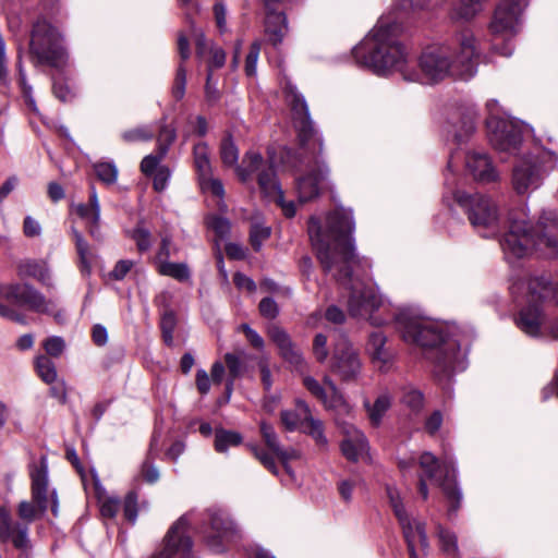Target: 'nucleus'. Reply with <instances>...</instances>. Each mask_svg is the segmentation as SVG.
<instances>
[{
  "label": "nucleus",
  "instance_id": "3",
  "mask_svg": "<svg viewBox=\"0 0 558 558\" xmlns=\"http://www.w3.org/2000/svg\"><path fill=\"white\" fill-rule=\"evenodd\" d=\"M505 258L512 264L526 257L532 250L543 251L548 257L558 255V217L544 211L536 228H531L523 208L508 215V231L500 241Z\"/></svg>",
  "mask_w": 558,
  "mask_h": 558
},
{
  "label": "nucleus",
  "instance_id": "28",
  "mask_svg": "<svg viewBox=\"0 0 558 558\" xmlns=\"http://www.w3.org/2000/svg\"><path fill=\"white\" fill-rule=\"evenodd\" d=\"M531 301H545L553 299L558 305V284L551 286L545 276H534L527 279Z\"/></svg>",
  "mask_w": 558,
  "mask_h": 558
},
{
  "label": "nucleus",
  "instance_id": "44",
  "mask_svg": "<svg viewBox=\"0 0 558 558\" xmlns=\"http://www.w3.org/2000/svg\"><path fill=\"white\" fill-rule=\"evenodd\" d=\"M225 361H226V365L228 367L229 377H230L228 379L226 390H227L228 396H230V393L232 391L233 381L235 378L241 376L242 371H243V365H242L240 357L232 353H227L225 355Z\"/></svg>",
  "mask_w": 558,
  "mask_h": 558
},
{
  "label": "nucleus",
  "instance_id": "41",
  "mask_svg": "<svg viewBox=\"0 0 558 558\" xmlns=\"http://www.w3.org/2000/svg\"><path fill=\"white\" fill-rule=\"evenodd\" d=\"M386 337L381 331H375L369 336L368 351L375 361L386 363L389 360L385 351Z\"/></svg>",
  "mask_w": 558,
  "mask_h": 558
},
{
  "label": "nucleus",
  "instance_id": "10",
  "mask_svg": "<svg viewBox=\"0 0 558 558\" xmlns=\"http://www.w3.org/2000/svg\"><path fill=\"white\" fill-rule=\"evenodd\" d=\"M17 514L23 523H13L10 512L0 506V539L1 542L11 541L15 548L25 550L29 546L28 524L41 513L34 501L24 500L19 504Z\"/></svg>",
  "mask_w": 558,
  "mask_h": 558
},
{
  "label": "nucleus",
  "instance_id": "26",
  "mask_svg": "<svg viewBox=\"0 0 558 558\" xmlns=\"http://www.w3.org/2000/svg\"><path fill=\"white\" fill-rule=\"evenodd\" d=\"M465 165L469 172L477 181L493 182L498 178V173L490 159L484 153H469L465 158Z\"/></svg>",
  "mask_w": 558,
  "mask_h": 558
},
{
  "label": "nucleus",
  "instance_id": "37",
  "mask_svg": "<svg viewBox=\"0 0 558 558\" xmlns=\"http://www.w3.org/2000/svg\"><path fill=\"white\" fill-rule=\"evenodd\" d=\"M161 276L171 277L178 281L184 282L191 278V271L185 263H172L170 260L157 266Z\"/></svg>",
  "mask_w": 558,
  "mask_h": 558
},
{
  "label": "nucleus",
  "instance_id": "52",
  "mask_svg": "<svg viewBox=\"0 0 558 558\" xmlns=\"http://www.w3.org/2000/svg\"><path fill=\"white\" fill-rule=\"evenodd\" d=\"M252 452L254 453L255 458L272 474L278 475L279 471L275 463L274 457L268 453L267 451L260 449L257 446H251L250 447Z\"/></svg>",
  "mask_w": 558,
  "mask_h": 558
},
{
  "label": "nucleus",
  "instance_id": "29",
  "mask_svg": "<svg viewBox=\"0 0 558 558\" xmlns=\"http://www.w3.org/2000/svg\"><path fill=\"white\" fill-rule=\"evenodd\" d=\"M21 277H31L39 281L41 284L51 287L52 278L47 263L43 260H25L17 267Z\"/></svg>",
  "mask_w": 558,
  "mask_h": 558
},
{
  "label": "nucleus",
  "instance_id": "23",
  "mask_svg": "<svg viewBox=\"0 0 558 558\" xmlns=\"http://www.w3.org/2000/svg\"><path fill=\"white\" fill-rule=\"evenodd\" d=\"M270 340L277 345L280 356L296 369H303L305 361L301 350L291 340L288 332L277 325L268 328Z\"/></svg>",
  "mask_w": 558,
  "mask_h": 558
},
{
  "label": "nucleus",
  "instance_id": "61",
  "mask_svg": "<svg viewBox=\"0 0 558 558\" xmlns=\"http://www.w3.org/2000/svg\"><path fill=\"white\" fill-rule=\"evenodd\" d=\"M65 347L64 340L61 337H49L44 341V349L47 354L58 357L61 355Z\"/></svg>",
  "mask_w": 558,
  "mask_h": 558
},
{
  "label": "nucleus",
  "instance_id": "51",
  "mask_svg": "<svg viewBox=\"0 0 558 558\" xmlns=\"http://www.w3.org/2000/svg\"><path fill=\"white\" fill-rule=\"evenodd\" d=\"M154 137V132L148 128L142 126L129 130L122 133V138L125 142H147Z\"/></svg>",
  "mask_w": 558,
  "mask_h": 558
},
{
  "label": "nucleus",
  "instance_id": "6",
  "mask_svg": "<svg viewBox=\"0 0 558 558\" xmlns=\"http://www.w3.org/2000/svg\"><path fill=\"white\" fill-rule=\"evenodd\" d=\"M289 97L293 112V123L298 131L300 144L304 149L311 150L314 155V168L298 179L296 184L299 201L305 203L318 196L319 185L327 179L329 169L323 160L317 158V155L323 150V141L314 129L305 99L292 88L289 92Z\"/></svg>",
  "mask_w": 558,
  "mask_h": 558
},
{
  "label": "nucleus",
  "instance_id": "24",
  "mask_svg": "<svg viewBox=\"0 0 558 558\" xmlns=\"http://www.w3.org/2000/svg\"><path fill=\"white\" fill-rule=\"evenodd\" d=\"M75 214L82 218L88 229V233L97 241L102 240L100 223V204L94 186L90 187L89 204H76L73 206Z\"/></svg>",
  "mask_w": 558,
  "mask_h": 558
},
{
  "label": "nucleus",
  "instance_id": "38",
  "mask_svg": "<svg viewBox=\"0 0 558 558\" xmlns=\"http://www.w3.org/2000/svg\"><path fill=\"white\" fill-rule=\"evenodd\" d=\"M258 184L263 193L270 198L282 191L271 167L258 173Z\"/></svg>",
  "mask_w": 558,
  "mask_h": 558
},
{
  "label": "nucleus",
  "instance_id": "49",
  "mask_svg": "<svg viewBox=\"0 0 558 558\" xmlns=\"http://www.w3.org/2000/svg\"><path fill=\"white\" fill-rule=\"evenodd\" d=\"M201 189L204 192H210L213 195L222 198L225 195L223 184L219 179L213 177V172L210 174L204 175L198 179Z\"/></svg>",
  "mask_w": 558,
  "mask_h": 558
},
{
  "label": "nucleus",
  "instance_id": "12",
  "mask_svg": "<svg viewBox=\"0 0 558 558\" xmlns=\"http://www.w3.org/2000/svg\"><path fill=\"white\" fill-rule=\"evenodd\" d=\"M420 468L425 476L435 481L441 488L448 500L451 502L449 513H453L460 507L461 493L454 481V465L452 461L439 460L430 452H423L418 460Z\"/></svg>",
  "mask_w": 558,
  "mask_h": 558
},
{
  "label": "nucleus",
  "instance_id": "8",
  "mask_svg": "<svg viewBox=\"0 0 558 558\" xmlns=\"http://www.w3.org/2000/svg\"><path fill=\"white\" fill-rule=\"evenodd\" d=\"M557 156L554 151L543 150L536 155H527L514 165L511 183L520 194H530L544 182L546 174L556 167Z\"/></svg>",
  "mask_w": 558,
  "mask_h": 558
},
{
  "label": "nucleus",
  "instance_id": "7",
  "mask_svg": "<svg viewBox=\"0 0 558 558\" xmlns=\"http://www.w3.org/2000/svg\"><path fill=\"white\" fill-rule=\"evenodd\" d=\"M444 202L451 207L450 199L456 202L468 215L473 228L483 236H493L499 230V210L497 204L482 194H468L453 186V181H445Z\"/></svg>",
  "mask_w": 558,
  "mask_h": 558
},
{
  "label": "nucleus",
  "instance_id": "13",
  "mask_svg": "<svg viewBox=\"0 0 558 558\" xmlns=\"http://www.w3.org/2000/svg\"><path fill=\"white\" fill-rule=\"evenodd\" d=\"M386 490L390 507L402 529L410 556L411 558H417L415 548L417 546H421L423 549L428 547L425 524L421 521L410 518L405 510L401 493L398 488L393 486H387Z\"/></svg>",
  "mask_w": 558,
  "mask_h": 558
},
{
  "label": "nucleus",
  "instance_id": "34",
  "mask_svg": "<svg viewBox=\"0 0 558 558\" xmlns=\"http://www.w3.org/2000/svg\"><path fill=\"white\" fill-rule=\"evenodd\" d=\"M72 234L75 243V248L80 257V268L84 275H89L92 270L93 253L89 248L87 241L83 234L75 228H72Z\"/></svg>",
  "mask_w": 558,
  "mask_h": 558
},
{
  "label": "nucleus",
  "instance_id": "48",
  "mask_svg": "<svg viewBox=\"0 0 558 558\" xmlns=\"http://www.w3.org/2000/svg\"><path fill=\"white\" fill-rule=\"evenodd\" d=\"M303 410H300L296 407L295 411L284 410L281 411V423L284 428L289 432H293L298 428L300 424H304V414Z\"/></svg>",
  "mask_w": 558,
  "mask_h": 558
},
{
  "label": "nucleus",
  "instance_id": "59",
  "mask_svg": "<svg viewBox=\"0 0 558 558\" xmlns=\"http://www.w3.org/2000/svg\"><path fill=\"white\" fill-rule=\"evenodd\" d=\"M124 517L132 523L137 518V495L131 492L126 495L123 505Z\"/></svg>",
  "mask_w": 558,
  "mask_h": 558
},
{
  "label": "nucleus",
  "instance_id": "4",
  "mask_svg": "<svg viewBox=\"0 0 558 558\" xmlns=\"http://www.w3.org/2000/svg\"><path fill=\"white\" fill-rule=\"evenodd\" d=\"M478 51L476 41L470 32L459 35L457 43L433 44L418 57V66L423 80L437 83L447 77L470 80L476 73Z\"/></svg>",
  "mask_w": 558,
  "mask_h": 558
},
{
  "label": "nucleus",
  "instance_id": "57",
  "mask_svg": "<svg viewBox=\"0 0 558 558\" xmlns=\"http://www.w3.org/2000/svg\"><path fill=\"white\" fill-rule=\"evenodd\" d=\"M313 353L316 360L320 363L325 362L328 356L327 337L323 333H317L313 342Z\"/></svg>",
  "mask_w": 558,
  "mask_h": 558
},
{
  "label": "nucleus",
  "instance_id": "36",
  "mask_svg": "<svg viewBox=\"0 0 558 558\" xmlns=\"http://www.w3.org/2000/svg\"><path fill=\"white\" fill-rule=\"evenodd\" d=\"M243 437L240 433L227 430L223 428L215 432V449L220 453L228 451L230 447H236L242 444Z\"/></svg>",
  "mask_w": 558,
  "mask_h": 558
},
{
  "label": "nucleus",
  "instance_id": "18",
  "mask_svg": "<svg viewBox=\"0 0 558 558\" xmlns=\"http://www.w3.org/2000/svg\"><path fill=\"white\" fill-rule=\"evenodd\" d=\"M189 518L181 517L167 533L163 545L154 558H190L192 542L186 535Z\"/></svg>",
  "mask_w": 558,
  "mask_h": 558
},
{
  "label": "nucleus",
  "instance_id": "63",
  "mask_svg": "<svg viewBox=\"0 0 558 558\" xmlns=\"http://www.w3.org/2000/svg\"><path fill=\"white\" fill-rule=\"evenodd\" d=\"M171 172L167 167H159L154 173V189L157 192H162L170 180Z\"/></svg>",
  "mask_w": 558,
  "mask_h": 558
},
{
  "label": "nucleus",
  "instance_id": "42",
  "mask_svg": "<svg viewBox=\"0 0 558 558\" xmlns=\"http://www.w3.org/2000/svg\"><path fill=\"white\" fill-rule=\"evenodd\" d=\"M39 377L46 384H53L57 379V369L53 362L45 355L38 356L35 362Z\"/></svg>",
  "mask_w": 558,
  "mask_h": 558
},
{
  "label": "nucleus",
  "instance_id": "62",
  "mask_svg": "<svg viewBox=\"0 0 558 558\" xmlns=\"http://www.w3.org/2000/svg\"><path fill=\"white\" fill-rule=\"evenodd\" d=\"M259 312L262 316L268 319H274L279 314V308L276 301L271 298H264L259 302Z\"/></svg>",
  "mask_w": 558,
  "mask_h": 558
},
{
  "label": "nucleus",
  "instance_id": "45",
  "mask_svg": "<svg viewBox=\"0 0 558 558\" xmlns=\"http://www.w3.org/2000/svg\"><path fill=\"white\" fill-rule=\"evenodd\" d=\"M401 402L404 405H407L410 410L418 412L422 410L424 405V397L420 390L413 387H407L403 390Z\"/></svg>",
  "mask_w": 558,
  "mask_h": 558
},
{
  "label": "nucleus",
  "instance_id": "46",
  "mask_svg": "<svg viewBox=\"0 0 558 558\" xmlns=\"http://www.w3.org/2000/svg\"><path fill=\"white\" fill-rule=\"evenodd\" d=\"M130 236L135 242L140 252H146L151 246V233L143 225L138 223Z\"/></svg>",
  "mask_w": 558,
  "mask_h": 558
},
{
  "label": "nucleus",
  "instance_id": "9",
  "mask_svg": "<svg viewBox=\"0 0 558 558\" xmlns=\"http://www.w3.org/2000/svg\"><path fill=\"white\" fill-rule=\"evenodd\" d=\"M31 53L39 64L62 68L66 62V52L62 46L59 31L46 20H38L32 31Z\"/></svg>",
  "mask_w": 558,
  "mask_h": 558
},
{
  "label": "nucleus",
  "instance_id": "27",
  "mask_svg": "<svg viewBox=\"0 0 558 558\" xmlns=\"http://www.w3.org/2000/svg\"><path fill=\"white\" fill-rule=\"evenodd\" d=\"M288 32V22L284 13L269 10L265 21V33L272 46H279Z\"/></svg>",
  "mask_w": 558,
  "mask_h": 558
},
{
  "label": "nucleus",
  "instance_id": "56",
  "mask_svg": "<svg viewBox=\"0 0 558 558\" xmlns=\"http://www.w3.org/2000/svg\"><path fill=\"white\" fill-rule=\"evenodd\" d=\"M165 156L166 154H162V151L159 150L157 155H148L144 157V159L141 162L142 172L145 173L146 175H153L159 168L158 165Z\"/></svg>",
  "mask_w": 558,
  "mask_h": 558
},
{
  "label": "nucleus",
  "instance_id": "19",
  "mask_svg": "<svg viewBox=\"0 0 558 558\" xmlns=\"http://www.w3.org/2000/svg\"><path fill=\"white\" fill-rule=\"evenodd\" d=\"M209 530L205 532L207 545L214 551H222L225 544L232 542L238 534L236 527L229 515L218 509L208 512Z\"/></svg>",
  "mask_w": 558,
  "mask_h": 558
},
{
  "label": "nucleus",
  "instance_id": "53",
  "mask_svg": "<svg viewBox=\"0 0 558 558\" xmlns=\"http://www.w3.org/2000/svg\"><path fill=\"white\" fill-rule=\"evenodd\" d=\"M175 140V130L171 126L163 125L160 129L157 142H158V149L162 151V154H167L170 145Z\"/></svg>",
  "mask_w": 558,
  "mask_h": 558
},
{
  "label": "nucleus",
  "instance_id": "43",
  "mask_svg": "<svg viewBox=\"0 0 558 558\" xmlns=\"http://www.w3.org/2000/svg\"><path fill=\"white\" fill-rule=\"evenodd\" d=\"M438 539L441 550L448 556L456 557L458 553L457 536L453 532L438 527Z\"/></svg>",
  "mask_w": 558,
  "mask_h": 558
},
{
  "label": "nucleus",
  "instance_id": "14",
  "mask_svg": "<svg viewBox=\"0 0 558 558\" xmlns=\"http://www.w3.org/2000/svg\"><path fill=\"white\" fill-rule=\"evenodd\" d=\"M494 106H497L496 100L487 102V107L490 110V116L487 119L489 141L498 150L514 151L522 142V125L514 120L496 116L494 113Z\"/></svg>",
  "mask_w": 558,
  "mask_h": 558
},
{
  "label": "nucleus",
  "instance_id": "60",
  "mask_svg": "<svg viewBox=\"0 0 558 558\" xmlns=\"http://www.w3.org/2000/svg\"><path fill=\"white\" fill-rule=\"evenodd\" d=\"M186 85V70L183 65H180L177 70L174 85L172 88L173 96L180 100L184 97Z\"/></svg>",
  "mask_w": 558,
  "mask_h": 558
},
{
  "label": "nucleus",
  "instance_id": "31",
  "mask_svg": "<svg viewBox=\"0 0 558 558\" xmlns=\"http://www.w3.org/2000/svg\"><path fill=\"white\" fill-rule=\"evenodd\" d=\"M263 163L264 159L259 153L248 150L242 159V165H238L234 171L242 182H246L254 172L262 169Z\"/></svg>",
  "mask_w": 558,
  "mask_h": 558
},
{
  "label": "nucleus",
  "instance_id": "16",
  "mask_svg": "<svg viewBox=\"0 0 558 558\" xmlns=\"http://www.w3.org/2000/svg\"><path fill=\"white\" fill-rule=\"evenodd\" d=\"M331 361V371L342 381H353L359 377L362 369L361 360L344 336H340L336 342Z\"/></svg>",
  "mask_w": 558,
  "mask_h": 558
},
{
  "label": "nucleus",
  "instance_id": "1",
  "mask_svg": "<svg viewBox=\"0 0 558 558\" xmlns=\"http://www.w3.org/2000/svg\"><path fill=\"white\" fill-rule=\"evenodd\" d=\"M355 223L352 211L336 208L325 218V225L313 216L307 232L316 257L326 272H333L336 280L348 292V310L354 317H364L373 325H383L384 319L374 316L381 306V299L373 287L353 276L357 264L353 232Z\"/></svg>",
  "mask_w": 558,
  "mask_h": 558
},
{
  "label": "nucleus",
  "instance_id": "64",
  "mask_svg": "<svg viewBox=\"0 0 558 558\" xmlns=\"http://www.w3.org/2000/svg\"><path fill=\"white\" fill-rule=\"evenodd\" d=\"M141 475L144 478V481L149 484L156 483L160 477L159 470L149 460L144 461V463L142 464Z\"/></svg>",
  "mask_w": 558,
  "mask_h": 558
},
{
  "label": "nucleus",
  "instance_id": "32",
  "mask_svg": "<svg viewBox=\"0 0 558 558\" xmlns=\"http://www.w3.org/2000/svg\"><path fill=\"white\" fill-rule=\"evenodd\" d=\"M263 163L264 159L259 153L248 150L242 159V165H238L234 171L242 182H246L254 172L262 169Z\"/></svg>",
  "mask_w": 558,
  "mask_h": 558
},
{
  "label": "nucleus",
  "instance_id": "54",
  "mask_svg": "<svg viewBox=\"0 0 558 558\" xmlns=\"http://www.w3.org/2000/svg\"><path fill=\"white\" fill-rule=\"evenodd\" d=\"M270 235V228L262 226V225H254L251 229V243L255 251H259L262 247V243L264 240L268 239Z\"/></svg>",
  "mask_w": 558,
  "mask_h": 558
},
{
  "label": "nucleus",
  "instance_id": "21",
  "mask_svg": "<svg viewBox=\"0 0 558 558\" xmlns=\"http://www.w3.org/2000/svg\"><path fill=\"white\" fill-rule=\"evenodd\" d=\"M303 385L315 398L322 401L325 408L343 409L345 411L349 409L345 399L330 377L325 376L323 384H320L314 377L305 376Z\"/></svg>",
  "mask_w": 558,
  "mask_h": 558
},
{
  "label": "nucleus",
  "instance_id": "33",
  "mask_svg": "<svg viewBox=\"0 0 558 558\" xmlns=\"http://www.w3.org/2000/svg\"><path fill=\"white\" fill-rule=\"evenodd\" d=\"M391 400L392 398L388 392H383L376 398L373 404L368 401L364 402L371 423L374 426H378L381 423L385 413L391 407Z\"/></svg>",
  "mask_w": 558,
  "mask_h": 558
},
{
  "label": "nucleus",
  "instance_id": "5",
  "mask_svg": "<svg viewBox=\"0 0 558 558\" xmlns=\"http://www.w3.org/2000/svg\"><path fill=\"white\" fill-rule=\"evenodd\" d=\"M400 29L396 20L380 17L368 35L353 48L356 63L378 75L399 71L405 80L417 81V76H408L404 73L408 51L397 39Z\"/></svg>",
  "mask_w": 558,
  "mask_h": 558
},
{
  "label": "nucleus",
  "instance_id": "35",
  "mask_svg": "<svg viewBox=\"0 0 558 558\" xmlns=\"http://www.w3.org/2000/svg\"><path fill=\"white\" fill-rule=\"evenodd\" d=\"M193 157L194 167L198 174V179L213 172L209 158V148L206 143L201 142L194 145Z\"/></svg>",
  "mask_w": 558,
  "mask_h": 558
},
{
  "label": "nucleus",
  "instance_id": "40",
  "mask_svg": "<svg viewBox=\"0 0 558 558\" xmlns=\"http://www.w3.org/2000/svg\"><path fill=\"white\" fill-rule=\"evenodd\" d=\"M452 128L454 140L457 142H462L475 130L474 113L472 111H468L466 113L462 114L459 122H452Z\"/></svg>",
  "mask_w": 558,
  "mask_h": 558
},
{
  "label": "nucleus",
  "instance_id": "11",
  "mask_svg": "<svg viewBox=\"0 0 558 558\" xmlns=\"http://www.w3.org/2000/svg\"><path fill=\"white\" fill-rule=\"evenodd\" d=\"M522 11L521 0H500L489 24L490 34L495 39L509 40L518 33ZM494 48L505 57L511 56L513 51L509 41L500 49L497 48V44H494Z\"/></svg>",
  "mask_w": 558,
  "mask_h": 558
},
{
  "label": "nucleus",
  "instance_id": "58",
  "mask_svg": "<svg viewBox=\"0 0 558 558\" xmlns=\"http://www.w3.org/2000/svg\"><path fill=\"white\" fill-rule=\"evenodd\" d=\"M134 265L135 263L131 259H120L109 272V277L118 281L123 280Z\"/></svg>",
  "mask_w": 558,
  "mask_h": 558
},
{
  "label": "nucleus",
  "instance_id": "22",
  "mask_svg": "<svg viewBox=\"0 0 558 558\" xmlns=\"http://www.w3.org/2000/svg\"><path fill=\"white\" fill-rule=\"evenodd\" d=\"M262 438L267 448L281 461L284 471L294 478V472L289 465V462L300 458V452L293 447L283 448L280 445L278 435L271 424L262 421L259 424Z\"/></svg>",
  "mask_w": 558,
  "mask_h": 558
},
{
  "label": "nucleus",
  "instance_id": "20",
  "mask_svg": "<svg viewBox=\"0 0 558 558\" xmlns=\"http://www.w3.org/2000/svg\"><path fill=\"white\" fill-rule=\"evenodd\" d=\"M0 295L17 305L27 306L38 313H48L51 301L27 283H15L0 287Z\"/></svg>",
  "mask_w": 558,
  "mask_h": 558
},
{
  "label": "nucleus",
  "instance_id": "47",
  "mask_svg": "<svg viewBox=\"0 0 558 558\" xmlns=\"http://www.w3.org/2000/svg\"><path fill=\"white\" fill-rule=\"evenodd\" d=\"M94 170L97 178L106 184H112L117 181L118 169L112 162L96 163Z\"/></svg>",
  "mask_w": 558,
  "mask_h": 558
},
{
  "label": "nucleus",
  "instance_id": "50",
  "mask_svg": "<svg viewBox=\"0 0 558 558\" xmlns=\"http://www.w3.org/2000/svg\"><path fill=\"white\" fill-rule=\"evenodd\" d=\"M260 53V43L254 41L250 47V52L245 60V73L247 76H255L257 72V61Z\"/></svg>",
  "mask_w": 558,
  "mask_h": 558
},
{
  "label": "nucleus",
  "instance_id": "55",
  "mask_svg": "<svg viewBox=\"0 0 558 558\" xmlns=\"http://www.w3.org/2000/svg\"><path fill=\"white\" fill-rule=\"evenodd\" d=\"M172 254V243L171 238L166 234L161 238L160 246L155 256V264L159 266L166 262H168Z\"/></svg>",
  "mask_w": 558,
  "mask_h": 558
},
{
  "label": "nucleus",
  "instance_id": "25",
  "mask_svg": "<svg viewBox=\"0 0 558 558\" xmlns=\"http://www.w3.org/2000/svg\"><path fill=\"white\" fill-rule=\"evenodd\" d=\"M341 430L345 436L341 442L343 456L348 460L357 461L367 452L368 449V442L365 435L349 423H342Z\"/></svg>",
  "mask_w": 558,
  "mask_h": 558
},
{
  "label": "nucleus",
  "instance_id": "2",
  "mask_svg": "<svg viewBox=\"0 0 558 558\" xmlns=\"http://www.w3.org/2000/svg\"><path fill=\"white\" fill-rule=\"evenodd\" d=\"M397 328L404 341L423 348L435 349L432 356L435 361L437 376L444 373L463 371L466 366V351L461 349L459 340L449 332V326L412 314L409 310L396 316Z\"/></svg>",
  "mask_w": 558,
  "mask_h": 558
},
{
  "label": "nucleus",
  "instance_id": "15",
  "mask_svg": "<svg viewBox=\"0 0 558 558\" xmlns=\"http://www.w3.org/2000/svg\"><path fill=\"white\" fill-rule=\"evenodd\" d=\"M523 288L526 290L529 304L520 311L515 319L518 328L531 337H539L545 332H548L553 338L558 339V322L553 325H547L546 315L538 304L541 301H531L527 281L522 283L521 287H517L518 290Z\"/></svg>",
  "mask_w": 558,
  "mask_h": 558
},
{
  "label": "nucleus",
  "instance_id": "39",
  "mask_svg": "<svg viewBox=\"0 0 558 558\" xmlns=\"http://www.w3.org/2000/svg\"><path fill=\"white\" fill-rule=\"evenodd\" d=\"M219 153L222 163L235 170L239 165V149L230 135L222 138Z\"/></svg>",
  "mask_w": 558,
  "mask_h": 558
},
{
  "label": "nucleus",
  "instance_id": "30",
  "mask_svg": "<svg viewBox=\"0 0 558 558\" xmlns=\"http://www.w3.org/2000/svg\"><path fill=\"white\" fill-rule=\"evenodd\" d=\"M298 408L303 410L304 414V424L306 425L305 432L315 440V442L320 447H326L328 440L324 433L323 422L318 418H315L311 409L306 402L302 400H298Z\"/></svg>",
  "mask_w": 558,
  "mask_h": 558
},
{
  "label": "nucleus",
  "instance_id": "17",
  "mask_svg": "<svg viewBox=\"0 0 558 558\" xmlns=\"http://www.w3.org/2000/svg\"><path fill=\"white\" fill-rule=\"evenodd\" d=\"M32 499L38 506L40 513H45L51 500V511L54 515L59 512V500L56 490L48 489V462L46 457L40 458L38 466L31 469Z\"/></svg>",
  "mask_w": 558,
  "mask_h": 558
}]
</instances>
